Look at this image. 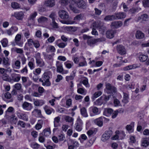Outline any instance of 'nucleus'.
Segmentation results:
<instances>
[{
  "label": "nucleus",
  "mask_w": 149,
  "mask_h": 149,
  "mask_svg": "<svg viewBox=\"0 0 149 149\" xmlns=\"http://www.w3.org/2000/svg\"><path fill=\"white\" fill-rule=\"evenodd\" d=\"M27 42L28 43H26V45H28L30 47H32L33 46V45L34 41L31 39H29L28 40Z\"/></svg>",
  "instance_id": "nucleus-50"
},
{
  "label": "nucleus",
  "mask_w": 149,
  "mask_h": 149,
  "mask_svg": "<svg viewBox=\"0 0 149 149\" xmlns=\"http://www.w3.org/2000/svg\"><path fill=\"white\" fill-rule=\"evenodd\" d=\"M102 93L101 91H97L95 92L93 94V97H92V99L95 100V98H96L100 96L102 94Z\"/></svg>",
  "instance_id": "nucleus-46"
},
{
  "label": "nucleus",
  "mask_w": 149,
  "mask_h": 149,
  "mask_svg": "<svg viewBox=\"0 0 149 149\" xmlns=\"http://www.w3.org/2000/svg\"><path fill=\"white\" fill-rule=\"evenodd\" d=\"M113 103L114 106L115 107L119 106L120 105V102L119 101V100L116 98H115L114 99L113 101Z\"/></svg>",
  "instance_id": "nucleus-64"
},
{
  "label": "nucleus",
  "mask_w": 149,
  "mask_h": 149,
  "mask_svg": "<svg viewBox=\"0 0 149 149\" xmlns=\"http://www.w3.org/2000/svg\"><path fill=\"white\" fill-rule=\"evenodd\" d=\"M33 101V104L36 106H41L45 104L44 101L42 100L34 99Z\"/></svg>",
  "instance_id": "nucleus-16"
},
{
  "label": "nucleus",
  "mask_w": 149,
  "mask_h": 149,
  "mask_svg": "<svg viewBox=\"0 0 149 149\" xmlns=\"http://www.w3.org/2000/svg\"><path fill=\"white\" fill-rule=\"evenodd\" d=\"M61 118L59 116H57L54 118V126L56 127L60 126L59 122L60 121Z\"/></svg>",
  "instance_id": "nucleus-24"
},
{
  "label": "nucleus",
  "mask_w": 149,
  "mask_h": 149,
  "mask_svg": "<svg viewBox=\"0 0 149 149\" xmlns=\"http://www.w3.org/2000/svg\"><path fill=\"white\" fill-rule=\"evenodd\" d=\"M123 24V23L121 21H113L111 24V26L115 28H118L121 27Z\"/></svg>",
  "instance_id": "nucleus-15"
},
{
  "label": "nucleus",
  "mask_w": 149,
  "mask_h": 149,
  "mask_svg": "<svg viewBox=\"0 0 149 149\" xmlns=\"http://www.w3.org/2000/svg\"><path fill=\"white\" fill-rule=\"evenodd\" d=\"M11 81L12 80L14 82H18L21 79V76L19 74L13 73L11 74Z\"/></svg>",
  "instance_id": "nucleus-13"
},
{
  "label": "nucleus",
  "mask_w": 149,
  "mask_h": 149,
  "mask_svg": "<svg viewBox=\"0 0 149 149\" xmlns=\"http://www.w3.org/2000/svg\"><path fill=\"white\" fill-rule=\"evenodd\" d=\"M123 102L125 103H127L129 102V94L128 92H123Z\"/></svg>",
  "instance_id": "nucleus-19"
},
{
  "label": "nucleus",
  "mask_w": 149,
  "mask_h": 149,
  "mask_svg": "<svg viewBox=\"0 0 149 149\" xmlns=\"http://www.w3.org/2000/svg\"><path fill=\"white\" fill-rule=\"evenodd\" d=\"M116 50L121 55L126 54V52L125 47L122 45H118L116 47Z\"/></svg>",
  "instance_id": "nucleus-6"
},
{
  "label": "nucleus",
  "mask_w": 149,
  "mask_h": 149,
  "mask_svg": "<svg viewBox=\"0 0 149 149\" xmlns=\"http://www.w3.org/2000/svg\"><path fill=\"white\" fill-rule=\"evenodd\" d=\"M83 97V96L80 95H76L75 96L74 98L75 100L81 102Z\"/></svg>",
  "instance_id": "nucleus-56"
},
{
  "label": "nucleus",
  "mask_w": 149,
  "mask_h": 149,
  "mask_svg": "<svg viewBox=\"0 0 149 149\" xmlns=\"http://www.w3.org/2000/svg\"><path fill=\"white\" fill-rule=\"evenodd\" d=\"M22 108L27 111L31 110L32 108V104L27 102H24L22 105Z\"/></svg>",
  "instance_id": "nucleus-9"
},
{
  "label": "nucleus",
  "mask_w": 149,
  "mask_h": 149,
  "mask_svg": "<svg viewBox=\"0 0 149 149\" xmlns=\"http://www.w3.org/2000/svg\"><path fill=\"white\" fill-rule=\"evenodd\" d=\"M19 118L20 119L25 120H28V118L25 113H21L20 115V117H19Z\"/></svg>",
  "instance_id": "nucleus-53"
},
{
  "label": "nucleus",
  "mask_w": 149,
  "mask_h": 149,
  "mask_svg": "<svg viewBox=\"0 0 149 149\" xmlns=\"http://www.w3.org/2000/svg\"><path fill=\"white\" fill-rule=\"evenodd\" d=\"M102 117L97 118L94 120L95 123L99 127H102L103 125V120Z\"/></svg>",
  "instance_id": "nucleus-22"
},
{
  "label": "nucleus",
  "mask_w": 149,
  "mask_h": 149,
  "mask_svg": "<svg viewBox=\"0 0 149 149\" xmlns=\"http://www.w3.org/2000/svg\"><path fill=\"white\" fill-rule=\"evenodd\" d=\"M104 19L106 21H112L115 20L116 18L115 17L114 15H108L105 16Z\"/></svg>",
  "instance_id": "nucleus-32"
},
{
  "label": "nucleus",
  "mask_w": 149,
  "mask_h": 149,
  "mask_svg": "<svg viewBox=\"0 0 149 149\" xmlns=\"http://www.w3.org/2000/svg\"><path fill=\"white\" fill-rule=\"evenodd\" d=\"M112 134L113 132L111 130H109L106 131L102 135L101 137V140L104 142L106 141L109 139Z\"/></svg>",
  "instance_id": "nucleus-4"
},
{
  "label": "nucleus",
  "mask_w": 149,
  "mask_h": 149,
  "mask_svg": "<svg viewBox=\"0 0 149 149\" xmlns=\"http://www.w3.org/2000/svg\"><path fill=\"white\" fill-rule=\"evenodd\" d=\"M106 88L107 90V92L108 93L112 94L113 93H116L117 92L116 88L113 86H112L109 83L106 84Z\"/></svg>",
  "instance_id": "nucleus-5"
},
{
  "label": "nucleus",
  "mask_w": 149,
  "mask_h": 149,
  "mask_svg": "<svg viewBox=\"0 0 149 149\" xmlns=\"http://www.w3.org/2000/svg\"><path fill=\"white\" fill-rule=\"evenodd\" d=\"M18 30V28L15 26H12L10 29L7 30V32L9 36L12 35Z\"/></svg>",
  "instance_id": "nucleus-14"
},
{
  "label": "nucleus",
  "mask_w": 149,
  "mask_h": 149,
  "mask_svg": "<svg viewBox=\"0 0 149 149\" xmlns=\"http://www.w3.org/2000/svg\"><path fill=\"white\" fill-rule=\"evenodd\" d=\"M116 134H117L119 138H121L123 136H125V134L123 132H120L119 131H116Z\"/></svg>",
  "instance_id": "nucleus-51"
},
{
  "label": "nucleus",
  "mask_w": 149,
  "mask_h": 149,
  "mask_svg": "<svg viewBox=\"0 0 149 149\" xmlns=\"http://www.w3.org/2000/svg\"><path fill=\"white\" fill-rule=\"evenodd\" d=\"M1 42L3 47H5L7 46L8 42L6 39L5 38L3 39L1 41Z\"/></svg>",
  "instance_id": "nucleus-55"
},
{
  "label": "nucleus",
  "mask_w": 149,
  "mask_h": 149,
  "mask_svg": "<svg viewBox=\"0 0 149 149\" xmlns=\"http://www.w3.org/2000/svg\"><path fill=\"white\" fill-rule=\"evenodd\" d=\"M24 16V14L22 12L15 13L13 15V16L18 20H22Z\"/></svg>",
  "instance_id": "nucleus-17"
},
{
  "label": "nucleus",
  "mask_w": 149,
  "mask_h": 149,
  "mask_svg": "<svg viewBox=\"0 0 149 149\" xmlns=\"http://www.w3.org/2000/svg\"><path fill=\"white\" fill-rule=\"evenodd\" d=\"M5 72V69L0 68V79H1L4 81L11 82V79L10 77Z\"/></svg>",
  "instance_id": "nucleus-2"
},
{
  "label": "nucleus",
  "mask_w": 149,
  "mask_h": 149,
  "mask_svg": "<svg viewBox=\"0 0 149 149\" xmlns=\"http://www.w3.org/2000/svg\"><path fill=\"white\" fill-rule=\"evenodd\" d=\"M14 88L17 90H20L22 88V85L20 83H17L14 86Z\"/></svg>",
  "instance_id": "nucleus-49"
},
{
  "label": "nucleus",
  "mask_w": 149,
  "mask_h": 149,
  "mask_svg": "<svg viewBox=\"0 0 149 149\" xmlns=\"http://www.w3.org/2000/svg\"><path fill=\"white\" fill-rule=\"evenodd\" d=\"M11 6L13 8L15 9H17L19 8V4L16 2H12L11 3Z\"/></svg>",
  "instance_id": "nucleus-60"
},
{
  "label": "nucleus",
  "mask_w": 149,
  "mask_h": 149,
  "mask_svg": "<svg viewBox=\"0 0 149 149\" xmlns=\"http://www.w3.org/2000/svg\"><path fill=\"white\" fill-rule=\"evenodd\" d=\"M64 29L71 32H74L75 31V27L72 26H66L64 27Z\"/></svg>",
  "instance_id": "nucleus-47"
},
{
  "label": "nucleus",
  "mask_w": 149,
  "mask_h": 149,
  "mask_svg": "<svg viewBox=\"0 0 149 149\" xmlns=\"http://www.w3.org/2000/svg\"><path fill=\"white\" fill-rule=\"evenodd\" d=\"M77 92L78 93L84 95H86L87 93L86 90L85 89L81 88H78L77 89Z\"/></svg>",
  "instance_id": "nucleus-35"
},
{
  "label": "nucleus",
  "mask_w": 149,
  "mask_h": 149,
  "mask_svg": "<svg viewBox=\"0 0 149 149\" xmlns=\"http://www.w3.org/2000/svg\"><path fill=\"white\" fill-rule=\"evenodd\" d=\"M106 29V28L104 26H102L99 29V31L100 33L103 34Z\"/></svg>",
  "instance_id": "nucleus-62"
},
{
  "label": "nucleus",
  "mask_w": 149,
  "mask_h": 149,
  "mask_svg": "<svg viewBox=\"0 0 149 149\" xmlns=\"http://www.w3.org/2000/svg\"><path fill=\"white\" fill-rule=\"evenodd\" d=\"M21 36L20 34H17L15 36V43L17 45L20 46L22 45V43H19V41L21 39Z\"/></svg>",
  "instance_id": "nucleus-36"
},
{
  "label": "nucleus",
  "mask_w": 149,
  "mask_h": 149,
  "mask_svg": "<svg viewBox=\"0 0 149 149\" xmlns=\"http://www.w3.org/2000/svg\"><path fill=\"white\" fill-rule=\"evenodd\" d=\"M116 32V31L115 30H108L106 32V36L108 38L111 39L114 37V35Z\"/></svg>",
  "instance_id": "nucleus-12"
},
{
  "label": "nucleus",
  "mask_w": 149,
  "mask_h": 149,
  "mask_svg": "<svg viewBox=\"0 0 149 149\" xmlns=\"http://www.w3.org/2000/svg\"><path fill=\"white\" fill-rule=\"evenodd\" d=\"M138 67L137 66L135 67L134 66H127L124 68V69L125 70H128L131 69H135Z\"/></svg>",
  "instance_id": "nucleus-54"
},
{
  "label": "nucleus",
  "mask_w": 149,
  "mask_h": 149,
  "mask_svg": "<svg viewBox=\"0 0 149 149\" xmlns=\"http://www.w3.org/2000/svg\"><path fill=\"white\" fill-rule=\"evenodd\" d=\"M83 17V15L80 14L79 15H77L74 18V20H79L81 19Z\"/></svg>",
  "instance_id": "nucleus-63"
},
{
  "label": "nucleus",
  "mask_w": 149,
  "mask_h": 149,
  "mask_svg": "<svg viewBox=\"0 0 149 149\" xmlns=\"http://www.w3.org/2000/svg\"><path fill=\"white\" fill-rule=\"evenodd\" d=\"M80 113L82 116L84 117H87L88 116L86 109L85 107H82L81 109Z\"/></svg>",
  "instance_id": "nucleus-29"
},
{
  "label": "nucleus",
  "mask_w": 149,
  "mask_h": 149,
  "mask_svg": "<svg viewBox=\"0 0 149 149\" xmlns=\"http://www.w3.org/2000/svg\"><path fill=\"white\" fill-rule=\"evenodd\" d=\"M83 124V123L82 120L80 118V117L78 116L77 118L76 123L75 124L74 128L75 130L77 131H81L82 129Z\"/></svg>",
  "instance_id": "nucleus-3"
},
{
  "label": "nucleus",
  "mask_w": 149,
  "mask_h": 149,
  "mask_svg": "<svg viewBox=\"0 0 149 149\" xmlns=\"http://www.w3.org/2000/svg\"><path fill=\"white\" fill-rule=\"evenodd\" d=\"M75 76V73L73 72L71 73L70 75L69 76H66V80L68 81H69L70 80H73Z\"/></svg>",
  "instance_id": "nucleus-39"
},
{
  "label": "nucleus",
  "mask_w": 149,
  "mask_h": 149,
  "mask_svg": "<svg viewBox=\"0 0 149 149\" xmlns=\"http://www.w3.org/2000/svg\"><path fill=\"white\" fill-rule=\"evenodd\" d=\"M48 20V19L45 17L42 16L38 19V21L39 23H42L47 22Z\"/></svg>",
  "instance_id": "nucleus-40"
},
{
  "label": "nucleus",
  "mask_w": 149,
  "mask_h": 149,
  "mask_svg": "<svg viewBox=\"0 0 149 149\" xmlns=\"http://www.w3.org/2000/svg\"><path fill=\"white\" fill-rule=\"evenodd\" d=\"M116 19H121L125 18L126 16V14L124 12L115 13L114 14Z\"/></svg>",
  "instance_id": "nucleus-11"
},
{
  "label": "nucleus",
  "mask_w": 149,
  "mask_h": 149,
  "mask_svg": "<svg viewBox=\"0 0 149 149\" xmlns=\"http://www.w3.org/2000/svg\"><path fill=\"white\" fill-rule=\"evenodd\" d=\"M149 144V142L146 140V138L143 139L141 141V145L143 147H146Z\"/></svg>",
  "instance_id": "nucleus-41"
},
{
  "label": "nucleus",
  "mask_w": 149,
  "mask_h": 149,
  "mask_svg": "<svg viewBox=\"0 0 149 149\" xmlns=\"http://www.w3.org/2000/svg\"><path fill=\"white\" fill-rule=\"evenodd\" d=\"M148 18V16L147 14H143L138 17V20H141V21H146Z\"/></svg>",
  "instance_id": "nucleus-30"
},
{
  "label": "nucleus",
  "mask_w": 149,
  "mask_h": 149,
  "mask_svg": "<svg viewBox=\"0 0 149 149\" xmlns=\"http://www.w3.org/2000/svg\"><path fill=\"white\" fill-rule=\"evenodd\" d=\"M51 134V130L50 128H47L45 129L42 132V134L45 136H49Z\"/></svg>",
  "instance_id": "nucleus-28"
},
{
  "label": "nucleus",
  "mask_w": 149,
  "mask_h": 149,
  "mask_svg": "<svg viewBox=\"0 0 149 149\" xmlns=\"http://www.w3.org/2000/svg\"><path fill=\"white\" fill-rule=\"evenodd\" d=\"M95 104L97 105H101L103 104L104 103L102 99L101 98V97L97 99L95 102Z\"/></svg>",
  "instance_id": "nucleus-44"
},
{
  "label": "nucleus",
  "mask_w": 149,
  "mask_h": 149,
  "mask_svg": "<svg viewBox=\"0 0 149 149\" xmlns=\"http://www.w3.org/2000/svg\"><path fill=\"white\" fill-rule=\"evenodd\" d=\"M77 5L76 2H72L70 3L69 5V8L70 9L72 10L74 13H79V10H78L75 7V6Z\"/></svg>",
  "instance_id": "nucleus-10"
},
{
  "label": "nucleus",
  "mask_w": 149,
  "mask_h": 149,
  "mask_svg": "<svg viewBox=\"0 0 149 149\" xmlns=\"http://www.w3.org/2000/svg\"><path fill=\"white\" fill-rule=\"evenodd\" d=\"M46 52L48 53L54 52L55 51V49L54 47L52 45L48 46L46 49Z\"/></svg>",
  "instance_id": "nucleus-38"
},
{
  "label": "nucleus",
  "mask_w": 149,
  "mask_h": 149,
  "mask_svg": "<svg viewBox=\"0 0 149 149\" xmlns=\"http://www.w3.org/2000/svg\"><path fill=\"white\" fill-rule=\"evenodd\" d=\"M43 121L42 120H39L38 121L36 125L35 128L37 130L40 129L42 127Z\"/></svg>",
  "instance_id": "nucleus-31"
},
{
  "label": "nucleus",
  "mask_w": 149,
  "mask_h": 149,
  "mask_svg": "<svg viewBox=\"0 0 149 149\" xmlns=\"http://www.w3.org/2000/svg\"><path fill=\"white\" fill-rule=\"evenodd\" d=\"M44 109L46 113L48 115L50 114L52 112H54V110L53 109L47 106H45L44 107Z\"/></svg>",
  "instance_id": "nucleus-20"
},
{
  "label": "nucleus",
  "mask_w": 149,
  "mask_h": 149,
  "mask_svg": "<svg viewBox=\"0 0 149 149\" xmlns=\"http://www.w3.org/2000/svg\"><path fill=\"white\" fill-rule=\"evenodd\" d=\"M49 17L52 19V21H55L56 18V13L54 12H52L49 15Z\"/></svg>",
  "instance_id": "nucleus-52"
},
{
  "label": "nucleus",
  "mask_w": 149,
  "mask_h": 149,
  "mask_svg": "<svg viewBox=\"0 0 149 149\" xmlns=\"http://www.w3.org/2000/svg\"><path fill=\"white\" fill-rule=\"evenodd\" d=\"M51 25L54 29H57L59 28L58 24L55 21H52Z\"/></svg>",
  "instance_id": "nucleus-57"
},
{
  "label": "nucleus",
  "mask_w": 149,
  "mask_h": 149,
  "mask_svg": "<svg viewBox=\"0 0 149 149\" xmlns=\"http://www.w3.org/2000/svg\"><path fill=\"white\" fill-rule=\"evenodd\" d=\"M113 111L111 109L106 108L104 109L103 114L106 116H108L113 113Z\"/></svg>",
  "instance_id": "nucleus-25"
},
{
  "label": "nucleus",
  "mask_w": 149,
  "mask_h": 149,
  "mask_svg": "<svg viewBox=\"0 0 149 149\" xmlns=\"http://www.w3.org/2000/svg\"><path fill=\"white\" fill-rule=\"evenodd\" d=\"M139 58L141 61L144 62L146 61L148 58V56L147 55L142 54L139 56Z\"/></svg>",
  "instance_id": "nucleus-37"
},
{
  "label": "nucleus",
  "mask_w": 149,
  "mask_h": 149,
  "mask_svg": "<svg viewBox=\"0 0 149 149\" xmlns=\"http://www.w3.org/2000/svg\"><path fill=\"white\" fill-rule=\"evenodd\" d=\"M90 109L92 110V112L95 114H97L98 111V109L96 107H91Z\"/></svg>",
  "instance_id": "nucleus-61"
},
{
  "label": "nucleus",
  "mask_w": 149,
  "mask_h": 149,
  "mask_svg": "<svg viewBox=\"0 0 149 149\" xmlns=\"http://www.w3.org/2000/svg\"><path fill=\"white\" fill-rule=\"evenodd\" d=\"M65 119L66 122L69 123L73 122L74 120L73 118L68 116H66L65 118Z\"/></svg>",
  "instance_id": "nucleus-48"
},
{
  "label": "nucleus",
  "mask_w": 149,
  "mask_h": 149,
  "mask_svg": "<svg viewBox=\"0 0 149 149\" xmlns=\"http://www.w3.org/2000/svg\"><path fill=\"white\" fill-rule=\"evenodd\" d=\"M134 123L132 122L130 125H127L126 127V128L127 131H130L132 130L133 127H134Z\"/></svg>",
  "instance_id": "nucleus-45"
},
{
  "label": "nucleus",
  "mask_w": 149,
  "mask_h": 149,
  "mask_svg": "<svg viewBox=\"0 0 149 149\" xmlns=\"http://www.w3.org/2000/svg\"><path fill=\"white\" fill-rule=\"evenodd\" d=\"M145 37L144 34L140 31H137L136 34V37L137 38L141 39Z\"/></svg>",
  "instance_id": "nucleus-26"
},
{
  "label": "nucleus",
  "mask_w": 149,
  "mask_h": 149,
  "mask_svg": "<svg viewBox=\"0 0 149 149\" xmlns=\"http://www.w3.org/2000/svg\"><path fill=\"white\" fill-rule=\"evenodd\" d=\"M143 4L144 7H149V0H143Z\"/></svg>",
  "instance_id": "nucleus-58"
},
{
  "label": "nucleus",
  "mask_w": 149,
  "mask_h": 149,
  "mask_svg": "<svg viewBox=\"0 0 149 149\" xmlns=\"http://www.w3.org/2000/svg\"><path fill=\"white\" fill-rule=\"evenodd\" d=\"M87 43L88 45L90 46H93L96 42L95 39H92L90 38L88 39V40H87Z\"/></svg>",
  "instance_id": "nucleus-42"
},
{
  "label": "nucleus",
  "mask_w": 149,
  "mask_h": 149,
  "mask_svg": "<svg viewBox=\"0 0 149 149\" xmlns=\"http://www.w3.org/2000/svg\"><path fill=\"white\" fill-rule=\"evenodd\" d=\"M58 14L59 17L62 19H67L69 17L68 13L64 10H60L58 12Z\"/></svg>",
  "instance_id": "nucleus-8"
},
{
  "label": "nucleus",
  "mask_w": 149,
  "mask_h": 149,
  "mask_svg": "<svg viewBox=\"0 0 149 149\" xmlns=\"http://www.w3.org/2000/svg\"><path fill=\"white\" fill-rule=\"evenodd\" d=\"M55 4V2L54 0H48L45 3V6L50 7H52Z\"/></svg>",
  "instance_id": "nucleus-21"
},
{
  "label": "nucleus",
  "mask_w": 149,
  "mask_h": 149,
  "mask_svg": "<svg viewBox=\"0 0 149 149\" xmlns=\"http://www.w3.org/2000/svg\"><path fill=\"white\" fill-rule=\"evenodd\" d=\"M68 142L75 148L79 146V144L77 141L73 140L71 139H70Z\"/></svg>",
  "instance_id": "nucleus-27"
},
{
  "label": "nucleus",
  "mask_w": 149,
  "mask_h": 149,
  "mask_svg": "<svg viewBox=\"0 0 149 149\" xmlns=\"http://www.w3.org/2000/svg\"><path fill=\"white\" fill-rule=\"evenodd\" d=\"M111 96L112 95H103L102 96H101V98H102V99L104 103H105L109 100Z\"/></svg>",
  "instance_id": "nucleus-34"
},
{
  "label": "nucleus",
  "mask_w": 149,
  "mask_h": 149,
  "mask_svg": "<svg viewBox=\"0 0 149 149\" xmlns=\"http://www.w3.org/2000/svg\"><path fill=\"white\" fill-rule=\"evenodd\" d=\"M61 41V40L60 39L57 40L56 41V44L59 48H63L67 45V43L63 42H60Z\"/></svg>",
  "instance_id": "nucleus-23"
},
{
  "label": "nucleus",
  "mask_w": 149,
  "mask_h": 149,
  "mask_svg": "<svg viewBox=\"0 0 149 149\" xmlns=\"http://www.w3.org/2000/svg\"><path fill=\"white\" fill-rule=\"evenodd\" d=\"M77 7L80 8L84 9L86 6V2L83 0H78L76 1Z\"/></svg>",
  "instance_id": "nucleus-7"
},
{
  "label": "nucleus",
  "mask_w": 149,
  "mask_h": 149,
  "mask_svg": "<svg viewBox=\"0 0 149 149\" xmlns=\"http://www.w3.org/2000/svg\"><path fill=\"white\" fill-rule=\"evenodd\" d=\"M138 8H133L129 10V12L131 14H134V13L136 12H138Z\"/></svg>",
  "instance_id": "nucleus-59"
},
{
  "label": "nucleus",
  "mask_w": 149,
  "mask_h": 149,
  "mask_svg": "<svg viewBox=\"0 0 149 149\" xmlns=\"http://www.w3.org/2000/svg\"><path fill=\"white\" fill-rule=\"evenodd\" d=\"M12 122L14 124L16 125L17 123L18 118L14 114L12 115L10 118Z\"/></svg>",
  "instance_id": "nucleus-43"
},
{
  "label": "nucleus",
  "mask_w": 149,
  "mask_h": 149,
  "mask_svg": "<svg viewBox=\"0 0 149 149\" xmlns=\"http://www.w3.org/2000/svg\"><path fill=\"white\" fill-rule=\"evenodd\" d=\"M51 74L50 71H46L44 73L42 76V79L44 80V82L42 84L43 86H50L51 83L49 81L50 76Z\"/></svg>",
  "instance_id": "nucleus-1"
},
{
  "label": "nucleus",
  "mask_w": 149,
  "mask_h": 149,
  "mask_svg": "<svg viewBox=\"0 0 149 149\" xmlns=\"http://www.w3.org/2000/svg\"><path fill=\"white\" fill-rule=\"evenodd\" d=\"M37 15V13L36 12H35L33 13H31L28 19L29 22H33L35 18Z\"/></svg>",
  "instance_id": "nucleus-18"
},
{
  "label": "nucleus",
  "mask_w": 149,
  "mask_h": 149,
  "mask_svg": "<svg viewBox=\"0 0 149 149\" xmlns=\"http://www.w3.org/2000/svg\"><path fill=\"white\" fill-rule=\"evenodd\" d=\"M57 71L58 72L61 73L62 74H66L68 72V71L67 70H65V71L63 70L62 66H58Z\"/></svg>",
  "instance_id": "nucleus-33"
}]
</instances>
